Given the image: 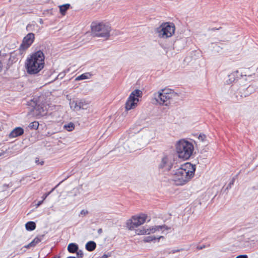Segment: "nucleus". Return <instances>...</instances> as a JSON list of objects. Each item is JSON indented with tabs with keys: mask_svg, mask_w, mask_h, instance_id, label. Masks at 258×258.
<instances>
[{
	"mask_svg": "<svg viewBox=\"0 0 258 258\" xmlns=\"http://www.w3.org/2000/svg\"><path fill=\"white\" fill-rule=\"evenodd\" d=\"M88 213V212L87 210H82L80 214L83 215H86Z\"/></svg>",
	"mask_w": 258,
	"mask_h": 258,
	"instance_id": "f704fd0d",
	"label": "nucleus"
},
{
	"mask_svg": "<svg viewBox=\"0 0 258 258\" xmlns=\"http://www.w3.org/2000/svg\"><path fill=\"white\" fill-rule=\"evenodd\" d=\"M78 110L81 109H85L87 107V103L84 99H77Z\"/></svg>",
	"mask_w": 258,
	"mask_h": 258,
	"instance_id": "6ab92c4d",
	"label": "nucleus"
},
{
	"mask_svg": "<svg viewBox=\"0 0 258 258\" xmlns=\"http://www.w3.org/2000/svg\"><path fill=\"white\" fill-rule=\"evenodd\" d=\"M51 258H60V257L59 256H57L56 255V256H53V257H52Z\"/></svg>",
	"mask_w": 258,
	"mask_h": 258,
	"instance_id": "79ce46f5",
	"label": "nucleus"
},
{
	"mask_svg": "<svg viewBox=\"0 0 258 258\" xmlns=\"http://www.w3.org/2000/svg\"><path fill=\"white\" fill-rule=\"evenodd\" d=\"M41 239L40 238L36 237L30 243V245H32V247H34L35 245H36L37 244L39 243L41 241Z\"/></svg>",
	"mask_w": 258,
	"mask_h": 258,
	"instance_id": "c85d7f7f",
	"label": "nucleus"
},
{
	"mask_svg": "<svg viewBox=\"0 0 258 258\" xmlns=\"http://www.w3.org/2000/svg\"><path fill=\"white\" fill-rule=\"evenodd\" d=\"M209 246V245H205V244H203V245H198L197 247V249L198 250H201V249H203L206 247H207Z\"/></svg>",
	"mask_w": 258,
	"mask_h": 258,
	"instance_id": "72a5a7b5",
	"label": "nucleus"
},
{
	"mask_svg": "<svg viewBox=\"0 0 258 258\" xmlns=\"http://www.w3.org/2000/svg\"><path fill=\"white\" fill-rule=\"evenodd\" d=\"M69 177V176H67L63 180H62L61 181H60L57 185H56L53 188H52L51 189L47 192H45V194H51V192H52L64 180H66L67 178H68Z\"/></svg>",
	"mask_w": 258,
	"mask_h": 258,
	"instance_id": "c756f323",
	"label": "nucleus"
},
{
	"mask_svg": "<svg viewBox=\"0 0 258 258\" xmlns=\"http://www.w3.org/2000/svg\"><path fill=\"white\" fill-rule=\"evenodd\" d=\"M174 163L173 159L167 155H164L159 163L158 167L159 170L163 172L170 171Z\"/></svg>",
	"mask_w": 258,
	"mask_h": 258,
	"instance_id": "9d476101",
	"label": "nucleus"
},
{
	"mask_svg": "<svg viewBox=\"0 0 258 258\" xmlns=\"http://www.w3.org/2000/svg\"><path fill=\"white\" fill-rule=\"evenodd\" d=\"M108 256V254H104L100 258H107Z\"/></svg>",
	"mask_w": 258,
	"mask_h": 258,
	"instance_id": "58836bf2",
	"label": "nucleus"
},
{
	"mask_svg": "<svg viewBox=\"0 0 258 258\" xmlns=\"http://www.w3.org/2000/svg\"><path fill=\"white\" fill-rule=\"evenodd\" d=\"M35 40V34L33 33H29L23 38L22 42L20 46V50H25L29 48Z\"/></svg>",
	"mask_w": 258,
	"mask_h": 258,
	"instance_id": "9b49d317",
	"label": "nucleus"
},
{
	"mask_svg": "<svg viewBox=\"0 0 258 258\" xmlns=\"http://www.w3.org/2000/svg\"><path fill=\"white\" fill-rule=\"evenodd\" d=\"M176 151L179 158L188 160L193 154L194 146L191 142L183 139L176 143Z\"/></svg>",
	"mask_w": 258,
	"mask_h": 258,
	"instance_id": "7ed1b4c3",
	"label": "nucleus"
},
{
	"mask_svg": "<svg viewBox=\"0 0 258 258\" xmlns=\"http://www.w3.org/2000/svg\"><path fill=\"white\" fill-rule=\"evenodd\" d=\"M175 25L171 22L163 23L155 30L158 37L162 38H167L171 37L175 32Z\"/></svg>",
	"mask_w": 258,
	"mask_h": 258,
	"instance_id": "39448f33",
	"label": "nucleus"
},
{
	"mask_svg": "<svg viewBox=\"0 0 258 258\" xmlns=\"http://www.w3.org/2000/svg\"><path fill=\"white\" fill-rule=\"evenodd\" d=\"M163 229H169L166 225L161 226H155L152 228H147L146 227H143L140 230L138 233V234H150L151 233H154L156 231L161 230Z\"/></svg>",
	"mask_w": 258,
	"mask_h": 258,
	"instance_id": "f8f14e48",
	"label": "nucleus"
},
{
	"mask_svg": "<svg viewBox=\"0 0 258 258\" xmlns=\"http://www.w3.org/2000/svg\"><path fill=\"white\" fill-rule=\"evenodd\" d=\"M143 95V92L141 90L135 89L130 95L126 103L125 109L127 110L134 108L137 106V103L139 101L140 98H141Z\"/></svg>",
	"mask_w": 258,
	"mask_h": 258,
	"instance_id": "0eeeda50",
	"label": "nucleus"
},
{
	"mask_svg": "<svg viewBox=\"0 0 258 258\" xmlns=\"http://www.w3.org/2000/svg\"><path fill=\"white\" fill-rule=\"evenodd\" d=\"M64 128L69 132H71L75 128V124L74 123L70 122V123L65 124L63 126Z\"/></svg>",
	"mask_w": 258,
	"mask_h": 258,
	"instance_id": "393cba45",
	"label": "nucleus"
},
{
	"mask_svg": "<svg viewBox=\"0 0 258 258\" xmlns=\"http://www.w3.org/2000/svg\"><path fill=\"white\" fill-rule=\"evenodd\" d=\"M147 215L144 214H141L139 215L134 216L131 219L128 220L126 222L127 227L129 229L132 230L135 228L143 224L147 219Z\"/></svg>",
	"mask_w": 258,
	"mask_h": 258,
	"instance_id": "1a4fd4ad",
	"label": "nucleus"
},
{
	"mask_svg": "<svg viewBox=\"0 0 258 258\" xmlns=\"http://www.w3.org/2000/svg\"><path fill=\"white\" fill-rule=\"evenodd\" d=\"M90 76V74L89 73L82 74L79 75V76H78L77 77H76L75 79V81H79L89 79V77Z\"/></svg>",
	"mask_w": 258,
	"mask_h": 258,
	"instance_id": "5701e85b",
	"label": "nucleus"
},
{
	"mask_svg": "<svg viewBox=\"0 0 258 258\" xmlns=\"http://www.w3.org/2000/svg\"><path fill=\"white\" fill-rule=\"evenodd\" d=\"M162 237H163V236H160L158 238H156L155 236L150 235V236H148L144 238V241L145 242H150L153 241L154 240H155L157 239L159 240L161 238H162Z\"/></svg>",
	"mask_w": 258,
	"mask_h": 258,
	"instance_id": "b1692460",
	"label": "nucleus"
},
{
	"mask_svg": "<svg viewBox=\"0 0 258 258\" xmlns=\"http://www.w3.org/2000/svg\"><path fill=\"white\" fill-rule=\"evenodd\" d=\"M96 247V244L93 241H88L85 245L86 249L88 251H92L94 250Z\"/></svg>",
	"mask_w": 258,
	"mask_h": 258,
	"instance_id": "aec40b11",
	"label": "nucleus"
},
{
	"mask_svg": "<svg viewBox=\"0 0 258 258\" xmlns=\"http://www.w3.org/2000/svg\"><path fill=\"white\" fill-rule=\"evenodd\" d=\"M58 7L60 13L61 15L64 16L66 15L67 11L71 7V6L69 4H66L59 6Z\"/></svg>",
	"mask_w": 258,
	"mask_h": 258,
	"instance_id": "a211bd4d",
	"label": "nucleus"
},
{
	"mask_svg": "<svg viewBox=\"0 0 258 258\" xmlns=\"http://www.w3.org/2000/svg\"><path fill=\"white\" fill-rule=\"evenodd\" d=\"M67 258H77V257H75V256H69V257H67Z\"/></svg>",
	"mask_w": 258,
	"mask_h": 258,
	"instance_id": "37998d69",
	"label": "nucleus"
},
{
	"mask_svg": "<svg viewBox=\"0 0 258 258\" xmlns=\"http://www.w3.org/2000/svg\"><path fill=\"white\" fill-rule=\"evenodd\" d=\"M36 224L33 221H29L25 224V228L27 231H33L36 228Z\"/></svg>",
	"mask_w": 258,
	"mask_h": 258,
	"instance_id": "412c9836",
	"label": "nucleus"
},
{
	"mask_svg": "<svg viewBox=\"0 0 258 258\" xmlns=\"http://www.w3.org/2000/svg\"><path fill=\"white\" fill-rule=\"evenodd\" d=\"M28 105L32 107L31 109V111H35L34 114L37 118H40L47 115L46 106L43 103H39L37 99L35 100V98L32 99L31 102H29Z\"/></svg>",
	"mask_w": 258,
	"mask_h": 258,
	"instance_id": "6e6552de",
	"label": "nucleus"
},
{
	"mask_svg": "<svg viewBox=\"0 0 258 258\" xmlns=\"http://www.w3.org/2000/svg\"><path fill=\"white\" fill-rule=\"evenodd\" d=\"M45 55L42 50H38L27 58L25 68L29 75H36L39 73L44 67Z\"/></svg>",
	"mask_w": 258,
	"mask_h": 258,
	"instance_id": "f257e3e1",
	"label": "nucleus"
},
{
	"mask_svg": "<svg viewBox=\"0 0 258 258\" xmlns=\"http://www.w3.org/2000/svg\"><path fill=\"white\" fill-rule=\"evenodd\" d=\"M235 180V177H233L231 179V180H230V181L229 182V183H228V184L226 186H224L222 187L221 191L223 192H226V191L227 190H228L229 188H231V186L234 185Z\"/></svg>",
	"mask_w": 258,
	"mask_h": 258,
	"instance_id": "4be33fe9",
	"label": "nucleus"
},
{
	"mask_svg": "<svg viewBox=\"0 0 258 258\" xmlns=\"http://www.w3.org/2000/svg\"><path fill=\"white\" fill-rule=\"evenodd\" d=\"M238 74H239L238 71H236L229 75L227 77L228 79L225 81L226 84L230 85L236 81L238 78Z\"/></svg>",
	"mask_w": 258,
	"mask_h": 258,
	"instance_id": "2eb2a0df",
	"label": "nucleus"
},
{
	"mask_svg": "<svg viewBox=\"0 0 258 258\" xmlns=\"http://www.w3.org/2000/svg\"><path fill=\"white\" fill-rule=\"evenodd\" d=\"M206 138V135L205 134H200L198 137V139L202 142L205 141Z\"/></svg>",
	"mask_w": 258,
	"mask_h": 258,
	"instance_id": "473e14b6",
	"label": "nucleus"
},
{
	"mask_svg": "<svg viewBox=\"0 0 258 258\" xmlns=\"http://www.w3.org/2000/svg\"><path fill=\"white\" fill-rule=\"evenodd\" d=\"M2 69H3V64H2L1 61L0 60V72L2 71Z\"/></svg>",
	"mask_w": 258,
	"mask_h": 258,
	"instance_id": "a19ab883",
	"label": "nucleus"
},
{
	"mask_svg": "<svg viewBox=\"0 0 258 258\" xmlns=\"http://www.w3.org/2000/svg\"><path fill=\"white\" fill-rule=\"evenodd\" d=\"M91 27L92 34L95 36L107 38L110 36L111 27L109 24L93 22Z\"/></svg>",
	"mask_w": 258,
	"mask_h": 258,
	"instance_id": "20e7f679",
	"label": "nucleus"
},
{
	"mask_svg": "<svg viewBox=\"0 0 258 258\" xmlns=\"http://www.w3.org/2000/svg\"><path fill=\"white\" fill-rule=\"evenodd\" d=\"M79 249V246L77 243H71L68 246V250L70 253H76Z\"/></svg>",
	"mask_w": 258,
	"mask_h": 258,
	"instance_id": "f3484780",
	"label": "nucleus"
},
{
	"mask_svg": "<svg viewBox=\"0 0 258 258\" xmlns=\"http://www.w3.org/2000/svg\"><path fill=\"white\" fill-rule=\"evenodd\" d=\"M97 232H98V233L100 234L102 233V229L101 228H100L98 230Z\"/></svg>",
	"mask_w": 258,
	"mask_h": 258,
	"instance_id": "ea45409f",
	"label": "nucleus"
},
{
	"mask_svg": "<svg viewBox=\"0 0 258 258\" xmlns=\"http://www.w3.org/2000/svg\"><path fill=\"white\" fill-rule=\"evenodd\" d=\"M250 86H249V87L247 88V90H250Z\"/></svg>",
	"mask_w": 258,
	"mask_h": 258,
	"instance_id": "c03bdc74",
	"label": "nucleus"
},
{
	"mask_svg": "<svg viewBox=\"0 0 258 258\" xmlns=\"http://www.w3.org/2000/svg\"><path fill=\"white\" fill-rule=\"evenodd\" d=\"M211 44V47L213 48V51L217 53H219L225 46V44L221 41L212 42Z\"/></svg>",
	"mask_w": 258,
	"mask_h": 258,
	"instance_id": "dca6fc26",
	"label": "nucleus"
},
{
	"mask_svg": "<svg viewBox=\"0 0 258 258\" xmlns=\"http://www.w3.org/2000/svg\"><path fill=\"white\" fill-rule=\"evenodd\" d=\"M39 123L38 121H34L31 122L29 125V127L31 130H37L39 127Z\"/></svg>",
	"mask_w": 258,
	"mask_h": 258,
	"instance_id": "a878e982",
	"label": "nucleus"
},
{
	"mask_svg": "<svg viewBox=\"0 0 258 258\" xmlns=\"http://www.w3.org/2000/svg\"><path fill=\"white\" fill-rule=\"evenodd\" d=\"M32 247V245H30V243H29V244L26 245H25V246H24V248H30V247Z\"/></svg>",
	"mask_w": 258,
	"mask_h": 258,
	"instance_id": "4c0bfd02",
	"label": "nucleus"
},
{
	"mask_svg": "<svg viewBox=\"0 0 258 258\" xmlns=\"http://www.w3.org/2000/svg\"><path fill=\"white\" fill-rule=\"evenodd\" d=\"M180 168L183 169L191 178L194 176L196 170L195 164H192L190 162H186L181 165Z\"/></svg>",
	"mask_w": 258,
	"mask_h": 258,
	"instance_id": "ddd939ff",
	"label": "nucleus"
},
{
	"mask_svg": "<svg viewBox=\"0 0 258 258\" xmlns=\"http://www.w3.org/2000/svg\"><path fill=\"white\" fill-rule=\"evenodd\" d=\"M236 258H248V256L246 254H241L238 255Z\"/></svg>",
	"mask_w": 258,
	"mask_h": 258,
	"instance_id": "c9c22d12",
	"label": "nucleus"
},
{
	"mask_svg": "<svg viewBox=\"0 0 258 258\" xmlns=\"http://www.w3.org/2000/svg\"><path fill=\"white\" fill-rule=\"evenodd\" d=\"M78 257L82 258L84 256L83 251L82 250H79L76 252Z\"/></svg>",
	"mask_w": 258,
	"mask_h": 258,
	"instance_id": "2f4dec72",
	"label": "nucleus"
},
{
	"mask_svg": "<svg viewBox=\"0 0 258 258\" xmlns=\"http://www.w3.org/2000/svg\"><path fill=\"white\" fill-rule=\"evenodd\" d=\"M70 107L72 109H76L78 110V104H77V99L76 100L70 101Z\"/></svg>",
	"mask_w": 258,
	"mask_h": 258,
	"instance_id": "bb28decb",
	"label": "nucleus"
},
{
	"mask_svg": "<svg viewBox=\"0 0 258 258\" xmlns=\"http://www.w3.org/2000/svg\"><path fill=\"white\" fill-rule=\"evenodd\" d=\"M48 195H43V196L41 197L42 198V200L41 201H39L37 202H36V201H35L34 202V204H35V206H36V208L38 207L39 206H40L42 203H43V201L46 198L47 196H48Z\"/></svg>",
	"mask_w": 258,
	"mask_h": 258,
	"instance_id": "cd10ccee",
	"label": "nucleus"
},
{
	"mask_svg": "<svg viewBox=\"0 0 258 258\" xmlns=\"http://www.w3.org/2000/svg\"><path fill=\"white\" fill-rule=\"evenodd\" d=\"M178 96V94L173 90L164 89L154 94V98L152 102L153 103L168 106L171 103L173 99H176Z\"/></svg>",
	"mask_w": 258,
	"mask_h": 258,
	"instance_id": "f03ea898",
	"label": "nucleus"
},
{
	"mask_svg": "<svg viewBox=\"0 0 258 258\" xmlns=\"http://www.w3.org/2000/svg\"><path fill=\"white\" fill-rule=\"evenodd\" d=\"M35 162L37 163V164H40V165H43V163H44V162L43 161H41V162H39V158H36V160H35Z\"/></svg>",
	"mask_w": 258,
	"mask_h": 258,
	"instance_id": "e433bc0d",
	"label": "nucleus"
},
{
	"mask_svg": "<svg viewBox=\"0 0 258 258\" xmlns=\"http://www.w3.org/2000/svg\"><path fill=\"white\" fill-rule=\"evenodd\" d=\"M173 180L177 185H183L188 182L191 178L183 169L179 168L171 173Z\"/></svg>",
	"mask_w": 258,
	"mask_h": 258,
	"instance_id": "423d86ee",
	"label": "nucleus"
},
{
	"mask_svg": "<svg viewBox=\"0 0 258 258\" xmlns=\"http://www.w3.org/2000/svg\"><path fill=\"white\" fill-rule=\"evenodd\" d=\"M69 70H65L61 73H60L57 77V79H62L66 75V73L68 72Z\"/></svg>",
	"mask_w": 258,
	"mask_h": 258,
	"instance_id": "7c9ffc66",
	"label": "nucleus"
},
{
	"mask_svg": "<svg viewBox=\"0 0 258 258\" xmlns=\"http://www.w3.org/2000/svg\"><path fill=\"white\" fill-rule=\"evenodd\" d=\"M24 129L20 127H16L14 128L10 133L9 137L10 138H14L18 137L24 134Z\"/></svg>",
	"mask_w": 258,
	"mask_h": 258,
	"instance_id": "4468645a",
	"label": "nucleus"
}]
</instances>
